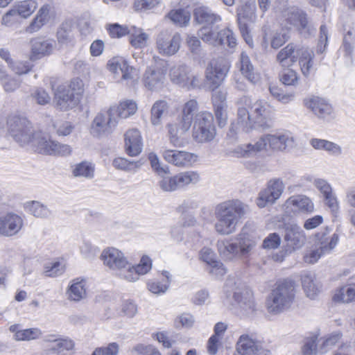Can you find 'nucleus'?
Instances as JSON below:
<instances>
[{"label": "nucleus", "mask_w": 355, "mask_h": 355, "mask_svg": "<svg viewBox=\"0 0 355 355\" xmlns=\"http://www.w3.org/2000/svg\"><path fill=\"white\" fill-rule=\"evenodd\" d=\"M230 68V62L225 58L212 59L207 64L205 71V80L208 87L213 91L211 102L218 124L223 127L227 120L226 89H217L223 83Z\"/></svg>", "instance_id": "1"}, {"label": "nucleus", "mask_w": 355, "mask_h": 355, "mask_svg": "<svg viewBox=\"0 0 355 355\" xmlns=\"http://www.w3.org/2000/svg\"><path fill=\"white\" fill-rule=\"evenodd\" d=\"M245 106L239 107L237 112V121L230 128L229 135L234 137L241 130L249 132L257 127L268 129L271 127L270 121L274 116L273 108L263 101H257L252 104L248 103Z\"/></svg>", "instance_id": "2"}, {"label": "nucleus", "mask_w": 355, "mask_h": 355, "mask_svg": "<svg viewBox=\"0 0 355 355\" xmlns=\"http://www.w3.org/2000/svg\"><path fill=\"white\" fill-rule=\"evenodd\" d=\"M249 211V206L239 199L228 200L218 204L214 209L216 218L215 231L223 236L234 233L241 220Z\"/></svg>", "instance_id": "3"}, {"label": "nucleus", "mask_w": 355, "mask_h": 355, "mask_svg": "<svg viewBox=\"0 0 355 355\" xmlns=\"http://www.w3.org/2000/svg\"><path fill=\"white\" fill-rule=\"evenodd\" d=\"M294 144L295 138L291 132L286 130L277 131L262 135L254 144L238 146L236 153L240 157H250L268 148L272 152H284L292 148Z\"/></svg>", "instance_id": "4"}, {"label": "nucleus", "mask_w": 355, "mask_h": 355, "mask_svg": "<svg viewBox=\"0 0 355 355\" xmlns=\"http://www.w3.org/2000/svg\"><path fill=\"white\" fill-rule=\"evenodd\" d=\"M227 297L232 295L236 303L237 314L241 317H250L257 311V304L252 291L240 280L229 279L225 284Z\"/></svg>", "instance_id": "5"}, {"label": "nucleus", "mask_w": 355, "mask_h": 355, "mask_svg": "<svg viewBox=\"0 0 355 355\" xmlns=\"http://www.w3.org/2000/svg\"><path fill=\"white\" fill-rule=\"evenodd\" d=\"M295 287L293 280L284 279L277 282L268 297V311L270 313H279L288 309L295 296Z\"/></svg>", "instance_id": "6"}, {"label": "nucleus", "mask_w": 355, "mask_h": 355, "mask_svg": "<svg viewBox=\"0 0 355 355\" xmlns=\"http://www.w3.org/2000/svg\"><path fill=\"white\" fill-rule=\"evenodd\" d=\"M198 110V102L196 99H190L182 106L179 121L167 124L168 137L172 144L177 145L180 137L190 129L199 113Z\"/></svg>", "instance_id": "7"}, {"label": "nucleus", "mask_w": 355, "mask_h": 355, "mask_svg": "<svg viewBox=\"0 0 355 355\" xmlns=\"http://www.w3.org/2000/svg\"><path fill=\"white\" fill-rule=\"evenodd\" d=\"M30 142L35 150L42 155L64 157L70 155L72 153V148L69 145L52 139L45 132H35Z\"/></svg>", "instance_id": "8"}, {"label": "nucleus", "mask_w": 355, "mask_h": 355, "mask_svg": "<svg viewBox=\"0 0 355 355\" xmlns=\"http://www.w3.org/2000/svg\"><path fill=\"white\" fill-rule=\"evenodd\" d=\"M155 63L148 66L143 73L141 82L144 87L151 92L159 91L164 87L166 62L159 58H153Z\"/></svg>", "instance_id": "9"}, {"label": "nucleus", "mask_w": 355, "mask_h": 355, "mask_svg": "<svg viewBox=\"0 0 355 355\" xmlns=\"http://www.w3.org/2000/svg\"><path fill=\"white\" fill-rule=\"evenodd\" d=\"M7 127L10 136L21 145L30 143L35 133L31 123L25 116L18 114L9 116Z\"/></svg>", "instance_id": "10"}, {"label": "nucleus", "mask_w": 355, "mask_h": 355, "mask_svg": "<svg viewBox=\"0 0 355 355\" xmlns=\"http://www.w3.org/2000/svg\"><path fill=\"white\" fill-rule=\"evenodd\" d=\"M330 232L329 227H325L324 230L318 232L315 237L318 241V246L311 249L304 256V260L308 263H314L322 256L323 254L329 252L335 248L338 241V236L334 234L331 236H327Z\"/></svg>", "instance_id": "11"}, {"label": "nucleus", "mask_w": 355, "mask_h": 355, "mask_svg": "<svg viewBox=\"0 0 355 355\" xmlns=\"http://www.w3.org/2000/svg\"><path fill=\"white\" fill-rule=\"evenodd\" d=\"M181 42L182 37L179 33L162 31L157 35L155 47L160 55L171 56L179 51Z\"/></svg>", "instance_id": "12"}, {"label": "nucleus", "mask_w": 355, "mask_h": 355, "mask_svg": "<svg viewBox=\"0 0 355 355\" xmlns=\"http://www.w3.org/2000/svg\"><path fill=\"white\" fill-rule=\"evenodd\" d=\"M108 110L100 112L94 117L90 127V133L96 137L110 134L118 123L117 118L113 116L112 111Z\"/></svg>", "instance_id": "13"}, {"label": "nucleus", "mask_w": 355, "mask_h": 355, "mask_svg": "<svg viewBox=\"0 0 355 355\" xmlns=\"http://www.w3.org/2000/svg\"><path fill=\"white\" fill-rule=\"evenodd\" d=\"M284 189L285 185L281 179H271L267 183L266 187L259 192L257 198V206L263 208L275 203L281 197Z\"/></svg>", "instance_id": "14"}, {"label": "nucleus", "mask_w": 355, "mask_h": 355, "mask_svg": "<svg viewBox=\"0 0 355 355\" xmlns=\"http://www.w3.org/2000/svg\"><path fill=\"white\" fill-rule=\"evenodd\" d=\"M162 156L166 162L178 167H188L198 161V155L184 150L164 149Z\"/></svg>", "instance_id": "15"}, {"label": "nucleus", "mask_w": 355, "mask_h": 355, "mask_svg": "<svg viewBox=\"0 0 355 355\" xmlns=\"http://www.w3.org/2000/svg\"><path fill=\"white\" fill-rule=\"evenodd\" d=\"M107 69L119 82L130 81L133 79L132 73L135 68L130 66L128 62L121 57H114L107 62Z\"/></svg>", "instance_id": "16"}, {"label": "nucleus", "mask_w": 355, "mask_h": 355, "mask_svg": "<svg viewBox=\"0 0 355 355\" xmlns=\"http://www.w3.org/2000/svg\"><path fill=\"white\" fill-rule=\"evenodd\" d=\"M152 268L151 259L147 256H143L140 262L136 266H131L128 262L125 268L119 270V275L128 282H135L140 275L146 274Z\"/></svg>", "instance_id": "17"}, {"label": "nucleus", "mask_w": 355, "mask_h": 355, "mask_svg": "<svg viewBox=\"0 0 355 355\" xmlns=\"http://www.w3.org/2000/svg\"><path fill=\"white\" fill-rule=\"evenodd\" d=\"M103 264L112 270H119L128 266V261L122 252L115 248H107L101 254Z\"/></svg>", "instance_id": "18"}, {"label": "nucleus", "mask_w": 355, "mask_h": 355, "mask_svg": "<svg viewBox=\"0 0 355 355\" xmlns=\"http://www.w3.org/2000/svg\"><path fill=\"white\" fill-rule=\"evenodd\" d=\"M240 257H247L254 250L259 237L254 232H250L245 225L236 238Z\"/></svg>", "instance_id": "19"}, {"label": "nucleus", "mask_w": 355, "mask_h": 355, "mask_svg": "<svg viewBox=\"0 0 355 355\" xmlns=\"http://www.w3.org/2000/svg\"><path fill=\"white\" fill-rule=\"evenodd\" d=\"M54 101L58 108L67 110L78 104V96L71 94V90L66 85H60L55 91Z\"/></svg>", "instance_id": "20"}, {"label": "nucleus", "mask_w": 355, "mask_h": 355, "mask_svg": "<svg viewBox=\"0 0 355 355\" xmlns=\"http://www.w3.org/2000/svg\"><path fill=\"white\" fill-rule=\"evenodd\" d=\"M23 226L22 218L15 214L0 216V234L11 236L18 233Z\"/></svg>", "instance_id": "21"}, {"label": "nucleus", "mask_w": 355, "mask_h": 355, "mask_svg": "<svg viewBox=\"0 0 355 355\" xmlns=\"http://www.w3.org/2000/svg\"><path fill=\"white\" fill-rule=\"evenodd\" d=\"M261 345L248 335L240 336L233 355H263Z\"/></svg>", "instance_id": "22"}, {"label": "nucleus", "mask_w": 355, "mask_h": 355, "mask_svg": "<svg viewBox=\"0 0 355 355\" xmlns=\"http://www.w3.org/2000/svg\"><path fill=\"white\" fill-rule=\"evenodd\" d=\"M31 51L30 59L31 60L39 59L51 54L55 48V41L51 39L35 38L31 40Z\"/></svg>", "instance_id": "23"}, {"label": "nucleus", "mask_w": 355, "mask_h": 355, "mask_svg": "<svg viewBox=\"0 0 355 355\" xmlns=\"http://www.w3.org/2000/svg\"><path fill=\"white\" fill-rule=\"evenodd\" d=\"M37 3L35 0H24L16 3L3 16V20L9 21V17L20 16L27 18L36 10Z\"/></svg>", "instance_id": "24"}, {"label": "nucleus", "mask_w": 355, "mask_h": 355, "mask_svg": "<svg viewBox=\"0 0 355 355\" xmlns=\"http://www.w3.org/2000/svg\"><path fill=\"white\" fill-rule=\"evenodd\" d=\"M302 47L295 45L293 43L287 44L277 54V62L282 67L288 69L298 60L297 51Z\"/></svg>", "instance_id": "25"}, {"label": "nucleus", "mask_w": 355, "mask_h": 355, "mask_svg": "<svg viewBox=\"0 0 355 355\" xmlns=\"http://www.w3.org/2000/svg\"><path fill=\"white\" fill-rule=\"evenodd\" d=\"M286 242V251L291 252L293 250L301 248L305 243L306 236L304 231L297 225H293L287 229L285 235Z\"/></svg>", "instance_id": "26"}, {"label": "nucleus", "mask_w": 355, "mask_h": 355, "mask_svg": "<svg viewBox=\"0 0 355 355\" xmlns=\"http://www.w3.org/2000/svg\"><path fill=\"white\" fill-rule=\"evenodd\" d=\"M142 139L137 129H131L125 134L126 153L132 157L139 155L142 150Z\"/></svg>", "instance_id": "27"}, {"label": "nucleus", "mask_w": 355, "mask_h": 355, "mask_svg": "<svg viewBox=\"0 0 355 355\" xmlns=\"http://www.w3.org/2000/svg\"><path fill=\"white\" fill-rule=\"evenodd\" d=\"M304 105L318 117L322 119L329 116L333 111L331 105L325 100L319 97H311L305 99Z\"/></svg>", "instance_id": "28"}, {"label": "nucleus", "mask_w": 355, "mask_h": 355, "mask_svg": "<svg viewBox=\"0 0 355 355\" xmlns=\"http://www.w3.org/2000/svg\"><path fill=\"white\" fill-rule=\"evenodd\" d=\"M298 62L302 75L308 77L314 67V53L307 47H302L297 51Z\"/></svg>", "instance_id": "29"}, {"label": "nucleus", "mask_w": 355, "mask_h": 355, "mask_svg": "<svg viewBox=\"0 0 355 355\" xmlns=\"http://www.w3.org/2000/svg\"><path fill=\"white\" fill-rule=\"evenodd\" d=\"M66 295L67 299L72 302H80L87 297L86 282L78 278L73 279L68 287Z\"/></svg>", "instance_id": "30"}, {"label": "nucleus", "mask_w": 355, "mask_h": 355, "mask_svg": "<svg viewBox=\"0 0 355 355\" xmlns=\"http://www.w3.org/2000/svg\"><path fill=\"white\" fill-rule=\"evenodd\" d=\"M189 69L184 64H177L170 68L168 76L171 82L182 87H187Z\"/></svg>", "instance_id": "31"}, {"label": "nucleus", "mask_w": 355, "mask_h": 355, "mask_svg": "<svg viewBox=\"0 0 355 355\" xmlns=\"http://www.w3.org/2000/svg\"><path fill=\"white\" fill-rule=\"evenodd\" d=\"M286 204L288 207H294L295 211L304 214H311L314 211L313 202L305 196H293L286 200Z\"/></svg>", "instance_id": "32"}, {"label": "nucleus", "mask_w": 355, "mask_h": 355, "mask_svg": "<svg viewBox=\"0 0 355 355\" xmlns=\"http://www.w3.org/2000/svg\"><path fill=\"white\" fill-rule=\"evenodd\" d=\"M109 110H113L112 114L116 117L126 119L135 114L137 110V105L132 100H125L120 102L118 106L111 107Z\"/></svg>", "instance_id": "33"}, {"label": "nucleus", "mask_w": 355, "mask_h": 355, "mask_svg": "<svg viewBox=\"0 0 355 355\" xmlns=\"http://www.w3.org/2000/svg\"><path fill=\"white\" fill-rule=\"evenodd\" d=\"M332 300L336 303L355 302V283L336 289L333 295Z\"/></svg>", "instance_id": "34"}, {"label": "nucleus", "mask_w": 355, "mask_h": 355, "mask_svg": "<svg viewBox=\"0 0 355 355\" xmlns=\"http://www.w3.org/2000/svg\"><path fill=\"white\" fill-rule=\"evenodd\" d=\"M169 105L166 101L159 100L155 101L150 110V122L155 125L162 124V118L168 112Z\"/></svg>", "instance_id": "35"}, {"label": "nucleus", "mask_w": 355, "mask_h": 355, "mask_svg": "<svg viewBox=\"0 0 355 355\" xmlns=\"http://www.w3.org/2000/svg\"><path fill=\"white\" fill-rule=\"evenodd\" d=\"M302 284L306 296L314 299L321 291L322 286L313 275H304L302 278Z\"/></svg>", "instance_id": "36"}, {"label": "nucleus", "mask_w": 355, "mask_h": 355, "mask_svg": "<svg viewBox=\"0 0 355 355\" xmlns=\"http://www.w3.org/2000/svg\"><path fill=\"white\" fill-rule=\"evenodd\" d=\"M220 31L214 24H207L198 31V36L204 42L216 46Z\"/></svg>", "instance_id": "37"}, {"label": "nucleus", "mask_w": 355, "mask_h": 355, "mask_svg": "<svg viewBox=\"0 0 355 355\" xmlns=\"http://www.w3.org/2000/svg\"><path fill=\"white\" fill-rule=\"evenodd\" d=\"M215 125L193 128L192 136L198 143H206L212 141L216 136Z\"/></svg>", "instance_id": "38"}, {"label": "nucleus", "mask_w": 355, "mask_h": 355, "mask_svg": "<svg viewBox=\"0 0 355 355\" xmlns=\"http://www.w3.org/2000/svg\"><path fill=\"white\" fill-rule=\"evenodd\" d=\"M239 69L241 73L250 82L255 83L257 80L254 66L251 63L249 56L245 52H242L240 55Z\"/></svg>", "instance_id": "39"}, {"label": "nucleus", "mask_w": 355, "mask_h": 355, "mask_svg": "<svg viewBox=\"0 0 355 355\" xmlns=\"http://www.w3.org/2000/svg\"><path fill=\"white\" fill-rule=\"evenodd\" d=\"M196 22H217L221 20L219 15L215 14L206 6H198L193 10Z\"/></svg>", "instance_id": "40"}, {"label": "nucleus", "mask_w": 355, "mask_h": 355, "mask_svg": "<svg viewBox=\"0 0 355 355\" xmlns=\"http://www.w3.org/2000/svg\"><path fill=\"white\" fill-rule=\"evenodd\" d=\"M311 144L315 149L326 150L334 156H340L343 152L338 144L325 139H313Z\"/></svg>", "instance_id": "41"}, {"label": "nucleus", "mask_w": 355, "mask_h": 355, "mask_svg": "<svg viewBox=\"0 0 355 355\" xmlns=\"http://www.w3.org/2000/svg\"><path fill=\"white\" fill-rule=\"evenodd\" d=\"M184 3H180V6L172 9L166 15V19L171 22H189L191 20V11Z\"/></svg>", "instance_id": "42"}, {"label": "nucleus", "mask_w": 355, "mask_h": 355, "mask_svg": "<svg viewBox=\"0 0 355 355\" xmlns=\"http://www.w3.org/2000/svg\"><path fill=\"white\" fill-rule=\"evenodd\" d=\"M236 39L233 32L229 29H223L220 31L219 37L217 40L216 46H227L230 53H233L236 46Z\"/></svg>", "instance_id": "43"}, {"label": "nucleus", "mask_w": 355, "mask_h": 355, "mask_svg": "<svg viewBox=\"0 0 355 355\" xmlns=\"http://www.w3.org/2000/svg\"><path fill=\"white\" fill-rule=\"evenodd\" d=\"M95 166L92 162L83 161L74 166L72 173L75 177L92 179L94 176Z\"/></svg>", "instance_id": "44"}, {"label": "nucleus", "mask_w": 355, "mask_h": 355, "mask_svg": "<svg viewBox=\"0 0 355 355\" xmlns=\"http://www.w3.org/2000/svg\"><path fill=\"white\" fill-rule=\"evenodd\" d=\"M55 19L56 13L54 7L46 3L39 9L32 22H49Z\"/></svg>", "instance_id": "45"}, {"label": "nucleus", "mask_w": 355, "mask_h": 355, "mask_svg": "<svg viewBox=\"0 0 355 355\" xmlns=\"http://www.w3.org/2000/svg\"><path fill=\"white\" fill-rule=\"evenodd\" d=\"M178 189L189 185L196 184L200 181V174L196 171H185L175 175Z\"/></svg>", "instance_id": "46"}, {"label": "nucleus", "mask_w": 355, "mask_h": 355, "mask_svg": "<svg viewBox=\"0 0 355 355\" xmlns=\"http://www.w3.org/2000/svg\"><path fill=\"white\" fill-rule=\"evenodd\" d=\"M133 28L130 36L131 45L137 49L145 47L149 38L148 35L141 28H136L135 26Z\"/></svg>", "instance_id": "47"}, {"label": "nucleus", "mask_w": 355, "mask_h": 355, "mask_svg": "<svg viewBox=\"0 0 355 355\" xmlns=\"http://www.w3.org/2000/svg\"><path fill=\"white\" fill-rule=\"evenodd\" d=\"M217 248L220 254L227 259H231L234 256H239L238 244H236V242L230 243L228 241H218Z\"/></svg>", "instance_id": "48"}, {"label": "nucleus", "mask_w": 355, "mask_h": 355, "mask_svg": "<svg viewBox=\"0 0 355 355\" xmlns=\"http://www.w3.org/2000/svg\"><path fill=\"white\" fill-rule=\"evenodd\" d=\"M112 164L117 169L128 172H135L141 167L142 162L140 161L131 162L125 158L117 157L113 160Z\"/></svg>", "instance_id": "49"}, {"label": "nucleus", "mask_w": 355, "mask_h": 355, "mask_svg": "<svg viewBox=\"0 0 355 355\" xmlns=\"http://www.w3.org/2000/svg\"><path fill=\"white\" fill-rule=\"evenodd\" d=\"M26 208L31 214L37 218H48L51 214V210L46 206L37 201L28 202Z\"/></svg>", "instance_id": "50"}, {"label": "nucleus", "mask_w": 355, "mask_h": 355, "mask_svg": "<svg viewBox=\"0 0 355 355\" xmlns=\"http://www.w3.org/2000/svg\"><path fill=\"white\" fill-rule=\"evenodd\" d=\"M42 336V332L38 328H31L22 329L14 335V338L17 341H29L39 338Z\"/></svg>", "instance_id": "51"}, {"label": "nucleus", "mask_w": 355, "mask_h": 355, "mask_svg": "<svg viewBox=\"0 0 355 355\" xmlns=\"http://www.w3.org/2000/svg\"><path fill=\"white\" fill-rule=\"evenodd\" d=\"M193 128L199 127H209L214 125V116L211 112L204 111L200 112L196 116L195 121L193 122Z\"/></svg>", "instance_id": "52"}, {"label": "nucleus", "mask_w": 355, "mask_h": 355, "mask_svg": "<svg viewBox=\"0 0 355 355\" xmlns=\"http://www.w3.org/2000/svg\"><path fill=\"white\" fill-rule=\"evenodd\" d=\"M163 274L166 277L164 283L160 282H150L148 283V290L154 294L164 293L168 288L170 284L169 273L165 271Z\"/></svg>", "instance_id": "53"}, {"label": "nucleus", "mask_w": 355, "mask_h": 355, "mask_svg": "<svg viewBox=\"0 0 355 355\" xmlns=\"http://www.w3.org/2000/svg\"><path fill=\"white\" fill-rule=\"evenodd\" d=\"M148 159L153 170L157 175L163 176L165 174L169 173L168 167L167 166H162L158 156L155 153H149Z\"/></svg>", "instance_id": "54"}, {"label": "nucleus", "mask_w": 355, "mask_h": 355, "mask_svg": "<svg viewBox=\"0 0 355 355\" xmlns=\"http://www.w3.org/2000/svg\"><path fill=\"white\" fill-rule=\"evenodd\" d=\"M289 38L288 28H282L279 31H277L274 34L271 40V46L274 49H278L288 41Z\"/></svg>", "instance_id": "55"}, {"label": "nucleus", "mask_w": 355, "mask_h": 355, "mask_svg": "<svg viewBox=\"0 0 355 355\" xmlns=\"http://www.w3.org/2000/svg\"><path fill=\"white\" fill-rule=\"evenodd\" d=\"M107 30L110 35L114 38H119L130 33L128 26L125 24H112L107 26Z\"/></svg>", "instance_id": "56"}, {"label": "nucleus", "mask_w": 355, "mask_h": 355, "mask_svg": "<svg viewBox=\"0 0 355 355\" xmlns=\"http://www.w3.org/2000/svg\"><path fill=\"white\" fill-rule=\"evenodd\" d=\"M31 96L33 101L37 104L44 105L50 103L51 96L49 94L42 88L35 89L31 94Z\"/></svg>", "instance_id": "57"}, {"label": "nucleus", "mask_w": 355, "mask_h": 355, "mask_svg": "<svg viewBox=\"0 0 355 355\" xmlns=\"http://www.w3.org/2000/svg\"><path fill=\"white\" fill-rule=\"evenodd\" d=\"M159 188L166 192H171L178 189L175 177H163L162 179L159 182Z\"/></svg>", "instance_id": "58"}, {"label": "nucleus", "mask_w": 355, "mask_h": 355, "mask_svg": "<svg viewBox=\"0 0 355 355\" xmlns=\"http://www.w3.org/2000/svg\"><path fill=\"white\" fill-rule=\"evenodd\" d=\"M67 87L71 90V94L78 96V101L79 102L85 91V85L83 80L79 78L73 79L69 85Z\"/></svg>", "instance_id": "59"}, {"label": "nucleus", "mask_w": 355, "mask_h": 355, "mask_svg": "<svg viewBox=\"0 0 355 355\" xmlns=\"http://www.w3.org/2000/svg\"><path fill=\"white\" fill-rule=\"evenodd\" d=\"M195 322L194 318L189 313H182L175 320L176 327L191 328Z\"/></svg>", "instance_id": "60"}, {"label": "nucleus", "mask_w": 355, "mask_h": 355, "mask_svg": "<svg viewBox=\"0 0 355 355\" xmlns=\"http://www.w3.org/2000/svg\"><path fill=\"white\" fill-rule=\"evenodd\" d=\"M134 355H161L160 352L153 345H137L133 349Z\"/></svg>", "instance_id": "61"}, {"label": "nucleus", "mask_w": 355, "mask_h": 355, "mask_svg": "<svg viewBox=\"0 0 355 355\" xmlns=\"http://www.w3.org/2000/svg\"><path fill=\"white\" fill-rule=\"evenodd\" d=\"M299 76L297 73L293 69H288L282 73L280 80L286 85L295 86L298 83Z\"/></svg>", "instance_id": "62"}, {"label": "nucleus", "mask_w": 355, "mask_h": 355, "mask_svg": "<svg viewBox=\"0 0 355 355\" xmlns=\"http://www.w3.org/2000/svg\"><path fill=\"white\" fill-rule=\"evenodd\" d=\"M281 243L279 236L276 233L270 234L263 241L262 246L264 249L271 250L279 247Z\"/></svg>", "instance_id": "63"}, {"label": "nucleus", "mask_w": 355, "mask_h": 355, "mask_svg": "<svg viewBox=\"0 0 355 355\" xmlns=\"http://www.w3.org/2000/svg\"><path fill=\"white\" fill-rule=\"evenodd\" d=\"M119 345L116 343H112L107 347L96 349L92 355H117Z\"/></svg>", "instance_id": "64"}]
</instances>
